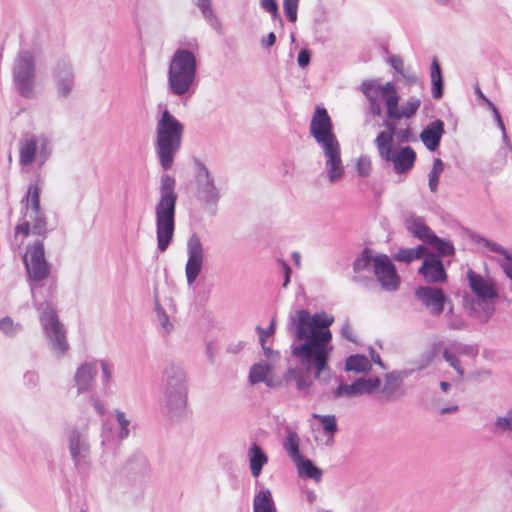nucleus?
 Instances as JSON below:
<instances>
[{
    "mask_svg": "<svg viewBox=\"0 0 512 512\" xmlns=\"http://www.w3.org/2000/svg\"><path fill=\"white\" fill-rule=\"evenodd\" d=\"M299 447L300 438L298 434L295 431L289 432L283 441V448L294 463L304 457Z\"/></svg>",
    "mask_w": 512,
    "mask_h": 512,
    "instance_id": "f704fd0d",
    "label": "nucleus"
},
{
    "mask_svg": "<svg viewBox=\"0 0 512 512\" xmlns=\"http://www.w3.org/2000/svg\"><path fill=\"white\" fill-rule=\"evenodd\" d=\"M396 134L395 137L397 138L399 143H408L410 141H415V137L413 135L412 129L407 126L406 128H398L396 126Z\"/></svg>",
    "mask_w": 512,
    "mask_h": 512,
    "instance_id": "6e6d98bb",
    "label": "nucleus"
},
{
    "mask_svg": "<svg viewBox=\"0 0 512 512\" xmlns=\"http://www.w3.org/2000/svg\"><path fill=\"white\" fill-rule=\"evenodd\" d=\"M23 382L27 388H35L39 382L38 373L35 371H27L23 376Z\"/></svg>",
    "mask_w": 512,
    "mask_h": 512,
    "instance_id": "0e129e2a",
    "label": "nucleus"
},
{
    "mask_svg": "<svg viewBox=\"0 0 512 512\" xmlns=\"http://www.w3.org/2000/svg\"><path fill=\"white\" fill-rule=\"evenodd\" d=\"M278 262L280 264V267H281L283 275H284V280H283V283H282V287L286 288L289 285L290 280H291L292 269H291V266L289 265V263L286 260L279 259Z\"/></svg>",
    "mask_w": 512,
    "mask_h": 512,
    "instance_id": "e2e57ef3",
    "label": "nucleus"
},
{
    "mask_svg": "<svg viewBox=\"0 0 512 512\" xmlns=\"http://www.w3.org/2000/svg\"><path fill=\"white\" fill-rule=\"evenodd\" d=\"M455 350L457 353L463 354L470 358H475L479 353V349H478L477 345L458 344L455 346Z\"/></svg>",
    "mask_w": 512,
    "mask_h": 512,
    "instance_id": "13d9d810",
    "label": "nucleus"
},
{
    "mask_svg": "<svg viewBox=\"0 0 512 512\" xmlns=\"http://www.w3.org/2000/svg\"><path fill=\"white\" fill-rule=\"evenodd\" d=\"M36 66L29 50H20L12 66V80L17 93L25 98L34 97Z\"/></svg>",
    "mask_w": 512,
    "mask_h": 512,
    "instance_id": "9b49d317",
    "label": "nucleus"
},
{
    "mask_svg": "<svg viewBox=\"0 0 512 512\" xmlns=\"http://www.w3.org/2000/svg\"><path fill=\"white\" fill-rule=\"evenodd\" d=\"M386 155L383 160L391 163L393 170L399 175L409 173L417 159L416 152L409 145L395 148L389 154L386 153Z\"/></svg>",
    "mask_w": 512,
    "mask_h": 512,
    "instance_id": "6ab92c4d",
    "label": "nucleus"
},
{
    "mask_svg": "<svg viewBox=\"0 0 512 512\" xmlns=\"http://www.w3.org/2000/svg\"><path fill=\"white\" fill-rule=\"evenodd\" d=\"M193 2L200 10L203 18L213 29L218 30L221 28V22L212 7L211 0H193Z\"/></svg>",
    "mask_w": 512,
    "mask_h": 512,
    "instance_id": "72a5a7b5",
    "label": "nucleus"
},
{
    "mask_svg": "<svg viewBox=\"0 0 512 512\" xmlns=\"http://www.w3.org/2000/svg\"><path fill=\"white\" fill-rule=\"evenodd\" d=\"M115 416H116L118 425L120 427L119 438L125 439L129 435L130 420L126 418V415L124 412L119 411V410H116Z\"/></svg>",
    "mask_w": 512,
    "mask_h": 512,
    "instance_id": "3c124183",
    "label": "nucleus"
},
{
    "mask_svg": "<svg viewBox=\"0 0 512 512\" xmlns=\"http://www.w3.org/2000/svg\"><path fill=\"white\" fill-rule=\"evenodd\" d=\"M39 179L28 186V194L31 195L30 198V210L31 214H39V213H45L44 210L41 207V187L38 184Z\"/></svg>",
    "mask_w": 512,
    "mask_h": 512,
    "instance_id": "79ce46f5",
    "label": "nucleus"
},
{
    "mask_svg": "<svg viewBox=\"0 0 512 512\" xmlns=\"http://www.w3.org/2000/svg\"><path fill=\"white\" fill-rule=\"evenodd\" d=\"M358 176L367 177L371 172V160L369 156L361 155L356 162Z\"/></svg>",
    "mask_w": 512,
    "mask_h": 512,
    "instance_id": "603ef678",
    "label": "nucleus"
},
{
    "mask_svg": "<svg viewBox=\"0 0 512 512\" xmlns=\"http://www.w3.org/2000/svg\"><path fill=\"white\" fill-rule=\"evenodd\" d=\"M396 123L392 120H389L386 115H384L382 123L379 126L385 127L384 131L378 133L375 138V144L378 148L379 155L382 159H384L393 149L394 146V138L396 132Z\"/></svg>",
    "mask_w": 512,
    "mask_h": 512,
    "instance_id": "412c9836",
    "label": "nucleus"
},
{
    "mask_svg": "<svg viewBox=\"0 0 512 512\" xmlns=\"http://www.w3.org/2000/svg\"><path fill=\"white\" fill-rule=\"evenodd\" d=\"M196 198L205 205L217 206L220 192L215 185L214 177L203 161L194 158Z\"/></svg>",
    "mask_w": 512,
    "mask_h": 512,
    "instance_id": "ddd939ff",
    "label": "nucleus"
},
{
    "mask_svg": "<svg viewBox=\"0 0 512 512\" xmlns=\"http://www.w3.org/2000/svg\"><path fill=\"white\" fill-rule=\"evenodd\" d=\"M14 233L15 236L21 234L24 238L29 236L32 233L31 222L22 217L21 222L15 226Z\"/></svg>",
    "mask_w": 512,
    "mask_h": 512,
    "instance_id": "052dcab7",
    "label": "nucleus"
},
{
    "mask_svg": "<svg viewBox=\"0 0 512 512\" xmlns=\"http://www.w3.org/2000/svg\"><path fill=\"white\" fill-rule=\"evenodd\" d=\"M298 470L300 478L313 479L315 482H319L322 478L323 471L311 460L305 456L299 461L294 463Z\"/></svg>",
    "mask_w": 512,
    "mask_h": 512,
    "instance_id": "7c9ffc66",
    "label": "nucleus"
},
{
    "mask_svg": "<svg viewBox=\"0 0 512 512\" xmlns=\"http://www.w3.org/2000/svg\"><path fill=\"white\" fill-rule=\"evenodd\" d=\"M300 0H283V11L288 22L297 20L298 5Z\"/></svg>",
    "mask_w": 512,
    "mask_h": 512,
    "instance_id": "49530a36",
    "label": "nucleus"
},
{
    "mask_svg": "<svg viewBox=\"0 0 512 512\" xmlns=\"http://www.w3.org/2000/svg\"><path fill=\"white\" fill-rule=\"evenodd\" d=\"M153 300L157 320L161 325L162 329L164 330V332L168 334L173 330V324L170 323L169 316L160 303L157 288L154 289Z\"/></svg>",
    "mask_w": 512,
    "mask_h": 512,
    "instance_id": "58836bf2",
    "label": "nucleus"
},
{
    "mask_svg": "<svg viewBox=\"0 0 512 512\" xmlns=\"http://www.w3.org/2000/svg\"><path fill=\"white\" fill-rule=\"evenodd\" d=\"M196 55L187 48H177L169 62L167 89L169 94L180 98L191 97L195 92L197 76Z\"/></svg>",
    "mask_w": 512,
    "mask_h": 512,
    "instance_id": "6e6552de",
    "label": "nucleus"
},
{
    "mask_svg": "<svg viewBox=\"0 0 512 512\" xmlns=\"http://www.w3.org/2000/svg\"><path fill=\"white\" fill-rule=\"evenodd\" d=\"M250 471L253 477L257 478L268 462V456L261 446L253 442L248 451Z\"/></svg>",
    "mask_w": 512,
    "mask_h": 512,
    "instance_id": "a878e982",
    "label": "nucleus"
},
{
    "mask_svg": "<svg viewBox=\"0 0 512 512\" xmlns=\"http://www.w3.org/2000/svg\"><path fill=\"white\" fill-rule=\"evenodd\" d=\"M344 369L347 372L368 373L372 364L364 354H352L345 359Z\"/></svg>",
    "mask_w": 512,
    "mask_h": 512,
    "instance_id": "2f4dec72",
    "label": "nucleus"
},
{
    "mask_svg": "<svg viewBox=\"0 0 512 512\" xmlns=\"http://www.w3.org/2000/svg\"><path fill=\"white\" fill-rule=\"evenodd\" d=\"M418 273L429 284H442L448 279L442 259L432 251H427L422 265L418 269Z\"/></svg>",
    "mask_w": 512,
    "mask_h": 512,
    "instance_id": "a211bd4d",
    "label": "nucleus"
},
{
    "mask_svg": "<svg viewBox=\"0 0 512 512\" xmlns=\"http://www.w3.org/2000/svg\"><path fill=\"white\" fill-rule=\"evenodd\" d=\"M425 243L431 245L435 249V253L440 256V259L445 256L455 255L456 250L453 242L449 239L441 238L435 233H433Z\"/></svg>",
    "mask_w": 512,
    "mask_h": 512,
    "instance_id": "473e14b6",
    "label": "nucleus"
},
{
    "mask_svg": "<svg viewBox=\"0 0 512 512\" xmlns=\"http://www.w3.org/2000/svg\"><path fill=\"white\" fill-rule=\"evenodd\" d=\"M0 331L7 337L13 338L23 331V326L18 322H14L11 317L5 316L0 320Z\"/></svg>",
    "mask_w": 512,
    "mask_h": 512,
    "instance_id": "37998d69",
    "label": "nucleus"
},
{
    "mask_svg": "<svg viewBox=\"0 0 512 512\" xmlns=\"http://www.w3.org/2000/svg\"><path fill=\"white\" fill-rule=\"evenodd\" d=\"M22 261L26 270L27 282L29 284L33 303L42 301L43 295H46L50 281L55 278H49L51 273V264L46 259L43 240H35L26 246V252L22 256Z\"/></svg>",
    "mask_w": 512,
    "mask_h": 512,
    "instance_id": "9d476101",
    "label": "nucleus"
},
{
    "mask_svg": "<svg viewBox=\"0 0 512 512\" xmlns=\"http://www.w3.org/2000/svg\"><path fill=\"white\" fill-rule=\"evenodd\" d=\"M466 279L474 298L465 296L464 308L470 317L487 323L496 310V300L499 298L497 283L494 278L483 276L471 268L466 272Z\"/></svg>",
    "mask_w": 512,
    "mask_h": 512,
    "instance_id": "423d86ee",
    "label": "nucleus"
},
{
    "mask_svg": "<svg viewBox=\"0 0 512 512\" xmlns=\"http://www.w3.org/2000/svg\"><path fill=\"white\" fill-rule=\"evenodd\" d=\"M334 321V316L325 311L311 314L307 309H297L289 315L287 332L293 338L290 350L299 365L289 366L284 372L287 389L307 397L314 380L321 385L330 383L332 369L329 363L334 350L330 327Z\"/></svg>",
    "mask_w": 512,
    "mask_h": 512,
    "instance_id": "f257e3e1",
    "label": "nucleus"
},
{
    "mask_svg": "<svg viewBox=\"0 0 512 512\" xmlns=\"http://www.w3.org/2000/svg\"><path fill=\"white\" fill-rule=\"evenodd\" d=\"M310 136L321 147L326 158V172L330 183H336L344 175L341 146L334 132L332 119L324 106L317 105L311 117Z\"/></svg>",
    "mask_w": 512,
    "mask_h": 512,
    "instance_id": "f03ea898",
    "label": "nucleus"
},
{
    "mask_svg": "<svg viewBox=\"0 0 512 512\" xmlns=\"http://www.w3.org/2000/svg\"><path fill=\"white\" fill-rule=\"evenodd\" d=\"M444 170V163L440 158H435L433 160L432 169L428 175V186L431 192H436L438 190L440 176Z\"/></svg>",
    "mask_w": 512,
    "mask_h": 512,
    "instance_id": "a19ab883",
    "label": "nucleus"
},
{
    "mask_svg": "<svg viewBox=\"0 0 512 512\" xmlns=\"http://www.w3.org/2000/svg\"><path fill=\"white\" fill-rule=\"evenodd\" d=\"M445 134V124L441 119H435L429 122L421 131L419 138L424 146L430 152L438 151L443 135Z\"/></svg>",
    "mask_w": 512,
    "mask_h": 512,
    "instance_id": "aec40b11",
    "label": "nucleus"
},
{
    "mask_svg": "<svg viewBox=\"0 0 512 512\" xmlns=\"http://www.w3.org/2000/svg\"><path fill=\"white\" fill-rule=\"evenodd\" d=\"M442 356L444 360L452 367L460 376L465 374L464 368L461 366L459 358L449 351L448 349H444L442 352Z\"/></svg>",
    "mask_w": 512,
    "mask_h": 512,
    "instance_id": "de8ad7c7",
    "label": "nucleus"
},
{
    "mask_svg": "<svg viewBox=\"0 0 512 512\" xmlns=\"http://www.w3.org/2000/svg\"><path fill=\"white\" fill-rule=\"evenodd\" d=\"M73 462H74V465L77 469V471L82 474V475H86L88 473V470H89V463L86 459V454H80V455H77V458H72Z\"/></svg>",
    "mask_w": 512,
    "mask_h": 512,
    "instance_id": "680f3d73",
    "label": "nucleus"
},
{
    "mask_svg": "<svg viewBox=\"0 0 512 512\" xmlns=\"http://www.w3.org/2000/svg\"><path fill=\"white\" fill-rule=\"evenodd\" d=\"M123 470L127 476L144 477L149 471L148 460L142 452L137 451L127 460Z\"/></svg>",
    "mask_w": 512,
    "mask_h": 512,
    "instance_id": "b1692460",
    "label": "nucleus"
},
{
    "mask_svg": "<svg viewBox=\"0 0 512 512\" xmlns=\"http://www.w3.org/2000/svg\"><path fill=\"white\" fill-rule=\"evenodd\" d=\"M37 165L41 167L51 156L50 141L45 135L38 136Z\"/></svg>",
    "mask_w": 512,
    "mask_h": 512,
    "instance_id": "a18cd8bd",
    "label": "nucleus"
},
{
    "mask_svg": "<svg viewBox=\"0 0 512 512\" xmlns=\"http://www.w3.org/2000/svg\"><path fill=\"white\" fill-rule=\"evenodd\" d=\"M414 372H416L415 368L393 370L390 372V377L396 378L399 382H402L404 379H407L408 377H410Z\"/></svg>",
    "mask_w": 512,
    "mask_h": 512,
    "instance_id": "338daca9",
    "label": "nucleus"
},
{
    "mask_svg": "<svg viewBox=\"0 0 512 512\" xmlns=\"http://www.w3.org/2000/svg\"><path fill=\"white\" fill-rule=\"evenodd\" d=\"M390 93L385 97V113L389 120L394 121L396 124L402 119H411L416 114L421 106V100L416 97H410L403 105H400V96L394 84L386 86Z\"/></svg>",
    "mask_w": 512,
    "mask_h": 512,
    "instance_id": "f8f14e48",
    "label": "nucleus"
},
{
    "mask_svg": "<svg viewBox=\"0 0 512 512\" xmlns=\"http://www.w3.org/2000/svg\"><path fill=\"white\" fill-rule=\"evenodd\" d=\"M52 80L57 90V97L66 99L70 96L75 83V74L71 61L62 57L52 69Z\"/></svg>",
    "mask_w": 512,
    "mask_h": 512,
    "instance_id": "f3484780",
    "label": "nucleus"
},
{
    "mask_svg": "<svg viewBox=\"0 0 512 512\" xmlns=\"http://www.w3.org/2000/svg\"><path fill=\"white\" fill-rule=\"evenodd\" d=\"M414 296L435 317L440 316L444 312L445 305L450 302V298L445 291L434 285L418 286L414 291Z\"/></svg>",
    "mask_w": 512,
    "mask_h": 512,
    "instance_id": "2eb2a0df",
    "label": "nucleus"
},
{
    "mask_svg": "<svg viewBox=\"0 0 512 512\" xmlns=\"http://www.w3.org/2000/svg\"><path fill=\"white\" fill-rule=\"evenodd\" d=\"M187 255L185 275L187 284L191 286L199 277L204 264L203 244L196 233H192L187 240Z\"/></svg>",
    "mask_w": 512,
    "mask_h": 512,
    "instance_id": "dca6fc26",
    "label": "nucleus"
},
{
    "mask_svg": "<svg viewBox=\"0 0 512 512\" xmlns=\"http://www.w3.org/2000/svg\"><path fill=\"white\" fill-rule=\"evenodd\" d=\"M272 370L271 365L268 362L260 361L251 366L249 371V383L255 385L266 381L267 376L270 375Z\"/></svg>",
    "mask_w": 512,
    "mask_h": 512,
    "instance_id": "c9c22d12",
    "label": "nucleus"
},
{
    "mask_svg": "<svg viewBox=\"0 0 512 512\" xmlns=\"http://www.w3.org/2000/svg\"><path fill=\"white\" fill-rule=\"evenodd\" d=\"M32 219L31 227L32 234L41 237L43 240L47 237L49 229L47 228V217L45 213L30 214Z\"/></svg>",
    "mask_w": 512,
    "mask_h": 512,
    "instance_id": "ea45409f",
    "label": "nucleus"
},
{
    "mask_svg": "<svg viewBox=\"0 0 512 512\" xmlns=\"http://www.w3.org/2000/svg\"><path fill=\"white\" fill-rule=\"evenodd\" d=\"M185 127L167 107L157 120L154 147L159 164L164 171L172 168L176 154L181 149Z\"/></svg>",
    "mask_w": 512,
    "mask_h": 512,
    "instance_id": "0eeeda50",
    "label": "nucleus"
},
{
    "mask_svg": "<svg viewBox=\"0 0 512 512\" xmlns=\"http://www.w3.org/2000/svg\"><path fill=\"white\" fill-rule=\"evenodd\" d=\"M352 266L356 274L352 277L354 283L368 287L374 282L373 278L359 273L372 271L382 289L394 292L400 287L401 277L397 272L396 265L387 254L375 253L373 249L364 247L354 259Z\"/></svg>",
    "mask_w": 512,
    "mask_h": 512,
    "instance_id": "20e7f679",
    "label": "nucleus"
},
{
    "mask_svg": "<svg viewBox=\"0 0 512 512\" xmlns=\"http://www.w3.org/2000/svg\"><path fill=\"white\" fill-rule=\"evenodd\" d=\"M400 386L401 382H399L396 378H391L389 372L385 375V384L382 388V393H384L389 398L393 397Z\"/></svg>",
    "mask_w": 512,
    "mask_h": 512,
    "instance_id": "09e8293b",
    "label": "nucleus"
},
{
    "mask_svg": "<svg viewBox=\"0 0 512 512\" xmlns=\"http://www.w3.org/2000/svg\"><path fill=\"white\" fill-rule=\"evenodd\" d=\"M388 84L393 83L386 82L385 84H381L378 79L365 80L361 83L360 89L366 99H369V97H375L376 99H382L385 103L386 94L390 93V90L386 88Z\"/></svg>",
    "mask_w": 512,
    "mask_h": 512,
    "instance_id": "cd10ccee",
    "label": "nucleus"
},
{
    "mask_svg": "<svg viewBox=\"0 0 512 512\" xmlns=\"http://www.w3.org/2000/svg\"><path fill=\"white\" fill-rule=\"evenodd\" d=\"M431 93L435 100H440L444 95V77L439 61L434 57L430 65Z\"/></svg>",
    "mask_w": 512,
    "mask_h": 512,
    "instance_id": "bb28decb",
    "label": "nucleus"
},
{
    "mask_svg": "<svg viewBox=\"0 0 512 512\" xmlns=\"http://www.w3.org/2000/svg\"><path fill=\"white\" fill-rule=\"evenodd\" d=\"M312 51L307 48H301L297 55V63L300 68H306L311 62Z\"/></svg>",
    "mask_w": 512,
    "mask_h": 512,
    "instance_id": "bf43d9fd",
    "label": "nucleus"
},
{
    "mask_svg": "<svg viewBox=\"0 0 512 512\" xmlns=\"http://www.w3.org/2000/svg\"><path fill=\"white\" fill-rule=\"evenodd\" d=\"M38 147L37 135H31L20 142L19 163L21 166H28L37 161Z\"/></svg>",
    "mask_w": 512,
    "mask_h": 512,
    "instance_id": "393cba45",
    "label": "nucleus"
},
{
    "mask_svg": "<svg viewBox=\"0 0 512 512\" xmlns=\"http://www.w3.org/2000/svg\"><path fill=\"white\" fill-rule=\"evenodd\" d=\"M98 373L96 362H85L81 364L74 375L77 393L82 394L90 391L92 382Z\"/></svg>",
    "mask_w": 512,
    "mask_h": 512,
    "instance_id": "4be33fe9",
    "label": "nucleus"
},
{
    "mask_svg": "<svg viewBox=\"0 0 512 512\" xmlns=\"http://www.w3.org/2000/svg\"><path fill=\"white\" fill-rule=\"evenodd\" d=\"M313 417L319 420L324 433L329 437L326 444L333 443L334 435L339 430L335 415L313 414Z\"/></svg>",
    "mask_w": 512,
    "mask_h": 512,
    "instance_id": "e433bc0d",
    "label": "nucleus"
},
{
    "mask_svg": "<svg viewBox=\"0 0 512 512\" xmlns=\"http://www.w3.org/2000/svg\"><path fill=\"white\" fill-rule=\"evenodd\" d=\"M494 431L499 434H512V408H510L505 416H499L495 419Z\"/></svg>",
    "mask_w": 512,
    "mask_h": 512,
    "instance_id": "c03bdc74",
    "label": "nucleus"
},
{
    "mask_svg": "<svg viewBox=\"0 0 512 512\" xmlns=\"http://www.w3.org/2000/svg\"><path fill=\"white\" fill-rule=\"evenodd\" d=\"M388 62L397 73L403 75L404 64L403 59L399 55L389 56Z\"/></svg>",
    "mask_w": 512,
    "mask_h": 512,
    "instance_id": "69168bd1",
    "label": "nucleus"
},
{
    "mask_svg": "<svg viewBox=\"0 0 512 512\" xmlns=\"http://www.w3.org/2000/svg\"><path fill=\"white\" fill-rule=\"evenodd\" d=\"M406 229L417 239L426 242L434 231L426 224L425 219L411 212L404 214Z\"/></svg>",
    "mask_w": 512,
    "mask_h": 512,
    "instance_id": "5701e85b",
    "label": "nucleus"
},
{
    "mask_svg": "<svg viewBox=\"0 0 512 512\" xmlns=\"http://www.w3.org/2000/svg\"><path fill=\"white\" fill-rule=\"evenodd\" d=\"M69 450L72 458L89 452V443L84 433L74 428L69 435Z\"/></svg>",
    "mask_w": 512,
    "mask_h": 512,
    "instance_id": "c756f323",
    "label": "nucleus"
},
{
    "mask_svg": "<svg viewBox=\"0 0 512 512\" xmlns=\"http://www.w3.org/2000/svg\"><path fill=\"white\" fill-rule=\"evenodd\" d=\"M339 381L337 388L333 391V398H354L361 395H371L381 387V379L378 376L372 378L359 377L351 384L344 382L342 377H336Z\"/></svg>",
    "mask_w": 512,
    "mask_h": 512,
    "instance_id": "4468645a",
    "label": "nucleus"
},
{
    "mask_svg": "<svg viewBox=\"0 0 512 512\" xmlns=\"http://www.w3.org/2000/svg\"><path fill=\"white\" fill-rule=\"evenodd\" d=\"M176 180L164 173L160 178L159 199L155 205L157 249L163 253L172 244L176 227Z\"/></svg>",
    "mask_w": 512,
    "mask_h": 512,
    "instance_id": "39448f33",
    "label": "nucleus"
},
{
    "mask_svg": "<svg viewBox=\"0 0 512 512\" xmlns=\"http://www.w3.org/2000/svg\"><path fill=\"white\" fill-rule=\"evenodd\" d=\"M442 342H434L432 343L427 350H425L422 354L426 358V363H431L441 352Z\"/></svg>",
    "mask_w": 512,
    "mask_h": 512,
    "instance_id": "4d7b16f0",
    "label": "nucleus"
},
{
    "mask_svg": "<svg viewBox=\"0 0 512 512\" xmlns=\"http://www.w3.org/2000/svg\"><path fill=\"white\" fill-rule=\"evenodd\" d=\"M90 401L100 416H103L106 413L104 403L95 394L90 396Z\"/></svg>",
    "mask_w": 512,
    "mask_h": 512,
    "instance_id": "774afa93",
    "label": "nucleus"
},
{
    "mask_svg": "<svg viewBox=\"0 0 512 512\" xmlns=\"http://www.w3.org/2000/svg\"><path fill=\"white\" fill-rule=\"evenodd\" d=\"M255 331L256 333L258 334L259 336V342L260 344H263V343H266L267 341V338L274 335L275 331H276V322H275V319L273 318L269 324V326L264 329L262 328L260 325H257L255 327Z\"/></svg>",
    "mask_w": 512,
    "mask_h": 512,
    "instance_id": "5fc2aeb1",
    "label": "nucleus"
},
{
    "mask_svg": "<svg viewBox=\"0 0 512 512\" xmlns=\"http://www.w3.org/2000/svg\"><path fill=\"white\" fill-rule=\"evenodd\" d=\"M56 291L57 281L52 279L46 290L47 294L42 296L43 300L33 304L39 312V322L51 349L58 357H62L69 350V343L67 342L66 331L59 319L54 303Z\"/></svg>",
    "mask_w": 512,
    "mask_h": 512,
    "instance_id": "1a4fd4ad",
    "label": "nucleus"
},
{
    "mask_svg": "<svg viewBox=\"0 0 512 512\" xmlns=\"http://www.w3.org/2000/svg\"><path fill=\"white\" fill-rule=\"evenodd\" d=\"M380 100L381 99H376L375 97H369V99H367V101H368V106H367V111H366L367 117L368 116H371V117H382L383 116L384 117Z\"/></svg>",
    "mask_w": 512,
    "mask_h": 512,
    "instance_id": "864d4df0",
    "label": "nucleus"
},
{
    "mask_svg": "<svg viewBox=\"0 0 512 512\" xmlns=\"http://www.w3.org/2000/svg\"><path fill=\"white\" fill-rule=\"evenodd\" d=\"M101 370H102V384H103V391L105 394L109 393V383L112 378V370L113 366L112 364L108 363L105 360L100 361Z\"/></svg>",
    "mask_w": 512,
    "mask_h": 512,
    "instance_id": "8fccbe9b",
    "label": "nucleus"
},
{
    "mask_svg": "<svg viewBox=\"0 0 512 512\" xmlns=\"http://www.w3.org/2000/svg\"><path fill=\"white\" fill-rule=\"evenodd\" d=\"M253 512H277L272 493L269 489L263 488L254 495Z\"/></svg>",
    "mask_w": 512,
    "mask_h": 512,
    "instance_id": "c85d7f7f",
    "label": "nucleus"
},
{
    "mask_svg": "<svg viewBox=\"0 0 512 512\" xmlns=\"http://www.w3.org/2000/svg\"><path fill=\"white\" fill-rule=\"evenodd\" d=\"M425 245L420 244L414 248H401L393 255V259L398 262L410 264L421 258V251L425 250Z\"/></svg>",
    "mask_w": 512,
    "mask_h": 512,
    "instance_id": "4c0bfd02",
    "label": "nucleus"
},
{
    "mask_svg": "<svg viewBox=\"0 0 512 512\" xmlns=\"http://www.w3.org/2000/svg\"><path fill=\"white\" fill-rule=\"evenodd\" d=\"M160 411L172 423L183 421L188 415L187 375L182 365L168 362L161 375Z\"/></svg>",
    "mask_w": 512,
    "mask_h": 512,
    "instance_id": "7ed1b4c3",
    "label": "nucleus"
}]
</instances>
